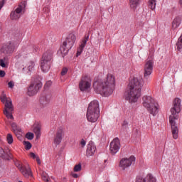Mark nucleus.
Masks as SVG:
<instances>
[{
    "label": "nucleus",
    "mask_w": 182,
    "mask_h": 182,
    "mask_svg": "<svg viewBox=\"0 0 182 182\" xmlns=\"http://www.w3.org/2000/svg\"><path fill=\"white\" fill-rule=\"evenodd\" d=\"M116 87V78L112 74H108L102 80L94 82V90L101 96H110Z\"/></svg>",
    "instance_id": "nucleus-1"
},
{
    "label": "nucleus",
    "mask_w": 182,
    "mask_h": 182,
    "mask_svg": "<svg viewBox=\"0 0 182 182\" xmlns=\"http://www.w3.org/2000/svg\"><path fill=\"white\" fill-rule=\"evenodd\" d=\"M144 82L141 77H134L128 85V94L126 96V100L129 103H136L139 100V97L141 96V89Z\"/></svg>",
    "instance_id": "nucleus-2"
},
{
    "label": "nucleus",
    "mask_w": 182,
    "mask_h": 182,
    "mask_svg": "<svg viewBox=\"0 0 182 182\" xmlns=\"http://www.w3.org/2000/svg\"><path fill=\"white\" fill-rule=\"evenodd\" d=\"M181 112V100L180 98H175L173 102V107L171 108V115L169 116V123L171 124L173 137L178 136V128L176 120H178V114Z\"/></svg>",
    "instance_id": "nucleus-3"
},
{
    "label": "nucleus",
    "mask_w": 182,
    "mask_h": 182,
    "mask_svg": "<svg viewBox=\"0 0 182 182\" xmlns=\"http://www.w3.org/2000/svg\"><path fill=\"white\" fill-rule=\"evenodd\" d=\"M100 115L99 101L93 100L88 105L86 117L90 123H96Z\"/></svg>",
    "instance_id": "nucleus-4"
},
{
    "label": "nucleus",
    "mask_w": 182,
    "mask_h": 182,
    "mask_svg": "<svg viewBox=\"0 0 182 182\" xmlns=\"http://www.w3.org/2000/svg\"><path fill=\"white\" fill-rule=\"evenodd\" d=\"M142 105L150 114L156 116L159 113V104L154 100L151 96H144L142 98Z\"/></svg>",
    "instance_id": "nucleus-5"
},
{
    "label": "nucleus",
    "mask_w": 182,
    "mask_h": 182,
    "mask_svg": "<svg viewBox=\"0 0 182 182\" xmlns=\"http://www.w3.org/2000/svg\"><path fill=\"white\" fill-rule=\"evenodd\" d=\"M52 59H53V53L52 51H47L43 55L41 60V69L44 73H47L48 70H50Z\"/></svg>",
    "instance_id": "nucleus-6"
},
{
    "label": "nucleus",
    "mask_w": 182,
    "mask_h": 182,
    "mask_svg": "<svg viewBox=\"0 0 182 182\" xmlns=\"http://www.w3.org/2000/svg\"><path fill=\"white\" fill-rule=\"evenodd\" d=\"M75 42H76V36L73 33H70L60 48L61 53L63 55H68V53H69V50L73 48Z\"/></svg>",
    "instance_id": "nucleus-7"
},
{
    "label": "nucleus",
    "mask_w": 182,
    "mask_h": 182,
    "mask_svg": "<svg viewBox=\"0 0 182 182\" xmlns=\"http://www.w3.org/2000/svg\"><path fill=\"white\" fill-rule=\"evenodd\" d=\"M1 101L2 103H5V108L4 110V114L7 119H11L14 120V115L12 112H14V105H12V100L11 98H6V96L4 95L1 97Z\"/></svg>",
    "instance_id": "nucleus-8"
},
{
    "label": "nucleus",
    "mask_w": 182,
    "mask_h": 182,
    "mask_svg": "<svg viewBox=\"0 0 182 182\" xmlns=\"http://www.w3.org/2000/svg\"><path fill=\"white\" fill-rule=\"evenodd\" d=\"M25 8H26V1H22L18 7L10 14V18L12 21H18L21 16L25 13Z\"/></svg>",
    "instance_id": "nucleus-9"
},
{
    "label": "nucleus",
    "mask_w": 182,
    "mask_h": 182,
    "mask_svg": "<svg viewBox=\"0 0 182 182\" xmlns=\"http://www.w3.org/2000/svg\"><path fill=\"white\" fill-rule=\"evenodd\" d=\"M153 68H154V60L153 58H148L144 67V78L149 79L150 75L153 73Z\"/></svg>",
    "instance_id": "nucleus-10"
},
{
    "label": "nucleus",
    "mask_w": 182,
    "mask_h": 182,
    "mask_svg": "<svg viewBox=\"0 0 182 182\" xmlns=\"http://www.w3.org/2000/svg\"><path fill=\"white\" fill-rule=\"evenodd\" d=\"M41 89H42L41 80L33 81L28 87L27 95L28 96H35Z\"/></svg>",
    "instance_id": "nucleus-11"
},
{
    "label": "nucleus",
    "mask_w": 182,
    "mask_h": 182,
    "mask_svg": "<svg viewBox=\"0 0 182 182\" xmlns=\"http://www.w3.org/2000/svg\"><path fill=\"white\" fill-rule=\"evenodd\" d=\"M90 86H92V80L87 76L82 77L79 83L80 90L81 92H89Z\"/></svg>",
    "instance_id": "nucleus-12"
},
{
    "label": "nucleus",
    "mask_w": 182,
    "mask_h": 182,
    "mask_svg": "<svg viewBox=\"0 0 182 182\" xmlns=\"http://www.w3.org/2000/svg\"><path fill=\"white\" fill-rule=\"evenodd\" d=\"M11 129L17 137H20V136L21 137H23L24 136L25 137H35V134L32 132H28L25 135V134L22 132L21 127H19L15 122L11 123Z\"/></svg>",
    "instance_id": "nucleus-13"
},
{
    "label": "nucleus",
    "mask_w": 182,
    "mask_h": 182,
    "mask_svg": "<svg viewBox=\"0 0 182 182\" xmlns=\"http://www.w3.org/2000/svg\"><path fill=\"white\" fill-rule=\"evenodd\" d=\"M109 150L112 154H116L120 150V140L119 138H114L109 145Z\"/></svg>",
    "instance_id": "nucleus-14"
},
{
    "label": "nucleus",
    "mask_w": 182,
    "mask_h": 182,
    "mask_svg": "<svg viewBox=\"0 0 182 182\" xmlns=\"http://www.w3.org/2000/svg\"><path fill=\"white\" fill-rule=\"evenodd\" d=\"M14 50H15V46H14L12 43H7L6 44L4 45L0 50L1 53L9 55L14 53Z\"/></svg>",
    "instance_id": "nucleus-15"
},
{
    "label": "nucleus",
    "mask_w": 182,
    "mask_h": 182,
    "mask_svg": "<svg viewBox=\"0 0 182 182\" xmlns=\"http://www.w3.org/2000/svg\"><path fill=\"white\" fill-rule=\"evenodd\" d=\"M135 182H157V179L152 174L149 173L145 177L138 176Z\"/></svg>",
    "instance_id": "nucleus-16"
},
{
    "label": "nucleus",
    "mask_w": 182,
    "mask_h": 182,
    "mask_svg": "<svg viewBox=\"0 0 182 182\" xmlns=\"http://www.w3.org/2000/svg\"><path fill=\"white\" fill-rule=\"evenodd\" d=\"M134 160L136 158L134 156H131L130 158H124L119 162L120 167L122 168H127V167H130L133 163H134Z\"/></svg>",
    "instance_id": "nucleus-17"
},
{
    "label": "nucleus",
    "mask_w": 182,
    "mask_h": 182,
    "mask_svg": "<svg viewBox=\"0 0 182 182\" xmlns=\"http://www.w3.org/2000/svg\"><path fill=\"white\" fill-rule=\"evenodd\" d=\"M95 153H96V145L91 141L87 145L86 156L92 157V156H95Z\"/></svg>",
    "instance_id": "nucleus-18"
},
{
    "label": "nucleus",
    "mask_w": 182,
    "mask_h": 182,
    "mask_svg": "<svg viewBox=\"0 0 182 182\" xmlns=\"http://www.w3.org/2000/svg\"><path fill=\"white\" fill-rule=\"evenodd\" d=\"M42 125L38 122H36L33 126V132L36 136V137H41L42 136Z\"/></svg>",
    "instance_id": "nucleus-19"
},
{
    "label": "nucleus",
    "mask_w": 182,
    "mask_h": 182,
    "mask_svg": "<svg viewBox=\"0 0 182 182\" xmlns=\"http://www.w3.org/2000/svg\"><path fill=\"white\" fill-rule=\"evenodd\" d=\"M21 174L28 178V177H32V171L31 170V167L28 165L24 166L20 170Z\"/></svg>",
    "instance_id": "nucleus-20"
},
{
    "label": "nucleus",
    "mask_w": 182,
    "mask_h": 182,
    "mask_svg": "<svg viewBox=\"0 0 182 182\" xmlns=\"http://www.w3.org/2000/svg\"><path fill=\"white\" fill-rule=\"evenodd\" d=\"M50 102V95H43L40 98V103L42 106H46L49 105Z\"/></svg>",
    "instance_id": "nucleus-21"
},
{
    "label": "nucleus",
    "mask_w": 182,
    "mask_h": 182,
    "mask_svg": "<svg viewBox=\"0 0 182 182\" xmlns=\"http://www.w3.org/2000/svg\"><path fill=\"white\" fill-rule=\"evenodd\" d=\"M181 23V17L178 16L175 18L172 22V28L173 29H177L180 26Z\"/></svg>",
    "instance_id": "nucleus-22"
},
{
    "label": "nucleus",
    "mask_w": 182,
    "mask_h": 182,
    "mask_svg": "<svg viewBox=\"0 0 182 182\" xmlns=\"http://www.w3.org/2000/svg\"><path fill=\"white\" fill-rule=\"evenodd\" d=\"M0 157L4 159V160H9L10 159H12V156H11V154L5 153V151H4V149H2V147H0Z\"/></svg>",
    "instance_id": "nucleus-23"
},
{
    "label": "nucleus",
    "mask_w": 182,
    "mask_h": 182,
    "mask_svg": "<svg viewBox=\"0 0 182 182\" xmlns=\"http://www.w3.org/2000/svg\"><path fill=\"white\" fill-rule=\"evenodd\" d=\"M140 4V0H129V4L131 8L136 9Z\"/></svg>",
    "instance_id": "nucleus-24"
},
{
    "label": "nucleus",
    "mask_w": 182,
    "mask_h": 182,
    "mask_svg": "<svg viewBox=\"0 0 182 182\" xmlns=\"http://www.w3.org/2000/svg\"><path fill=\"white\" fill-rule=\"evenodd\" d=\"M149 8L154 11V9H156V0H149Z\"/></svg>",
    "instance_id": "nucleus-25"
},
{
    "label": "nucleus",
    "mask_w": 182,
    "mask_h": 182,
    "mask_svg": "<svg viewBox=\"0 0 182 182\" xmlns=\"http://www.w3.org/2000/svg\"><path fill=\"white\" fill-rule=\"evenodd\" d=\"M64 134L63 128L60 127L57 130L56 137H63V136H65Z\"/></svg>",
    "instance_id": "nucleus-26"
},
{
    "label": "nucleus",
    "mask_w": 182,
    "mask_h": 182,
    "mask_svg": "<svg viewBox=\"0 0 182 182\" xmlns=\"http://www.w3.org/2000/svg\"><path fill=\"white\" fill-rule=\"evenodd\" d=\"M28 70L29 72H32V70H33V69L35 68V63L33 61H30L28 65Z\"/></svg>",
    "instance_id": "nucleus-27"
},
{
    "label": "nucleus",
    "mask_w": 182,
    "mask_h": 182,
    "mask_svg": "<svg viewBox=\"0 0 182 182\" xmlns=\"http://www.w3.org/2000/svg\"><path fill=\"white\" fill-rule=\"evenodd\" d=\"M5 62H8L7 56L0 60V66H1V68H6V64H5Z\"/></svg>",
    "instance_id": "nucleus-28"
},
{
    "label": "nucleus",
    "mask_w": 182,
    "mask_h": 182,
    "mask_svg": "<svg viewBox=\"0 0 182 182\" xmlns=\"http://www.w3.org/2000/svg\"><path fill=\"white\" fill-rule=\"evenodd\" d=\"M87 41H89V36L85 37V39L82 41L81 45L80 46V47L84 49L85 47L86 46V43H87Z\"/></svg>",
    "instance_id": "nucleus-29"
},
{
    "label": "nucleus",
    "mask_w": 182,
    "mask_h": 182,
    "mask_svg": "<svg viewBox=\"0 0 182 182\" xmlns=\"http://www.w3.org/2000/svg\"><path fill=\"white\" fill-rule=\"evenodd\" d=\"M23 144L25 146L26 150H31L32 149V144L28 141H24Z\"/></svg>",
    "instance_id": "nucleus-30"
},
{
    "label": "nucleus",
    "mask_w": 182,
    "mask_h": 182,
    "mask_svg": "<svg viewBox=\"0 0 182 182\" xmlns=\"http://www.w3.org/2000/svg\"><path fill=\"white\" fill-rule=\"evenodd\" d=\"M75 173H79V171H82V164H78L74 166Z\"/></svg>",
    "instance_id": "nucleus-31"
},
{
    "label": "nucleus",
    "mask_w": 182,
    "mask_h": 182,
    "mask_svg": "<svg viewBox=\"0 0 182 182\" xmlns=\"http://www.w3.org/2000/svg\"><path fill=\"white\" fill-rule=\"evenodd\" d=\"M53 141H54V144L55 146H58V145L60 144V143H62V138L61 137H55V138H54Z\"/></svg>",
    "instance_id": "nucleus-32"
},
{
    "label": "nucleus",
    "mask_w": 182,
    "mask_h": 182,
    "mask_svg": "<svg viewBox=\"0 0 182 182\" xmlns=\"http://www.w3.org/2000/svg\"><path fill=\"white\" fill-rule=\"evenodd\" d=\"M15 166L18 168L19 171H21V168H22L24 166L22 165V162L19 161H16L15 162Z\"/></svg>",
    "instance_id": "nucleus-33"
},
{
    "label": "nucleus",
    "mask_w": 182,
    "mask_h": 182,
    "mask_svg": "<svg viewBox=\"0 0 182 182\" xmlns=\"http://www.w3.org/2000/svg\"><path fill=\"white\" fill-rule=\"evenodd\" d=\"M42 178L43 180V181H47L49 178V176H48V175L45 173H43V175H42Z\"/></svg>",
    "instance_id": "nucleus-34"
},
{
    "label": "nucleus",
    "mask_w": 182,
    "mask_h": 182,
    "mask_svg": "<svg viewBox=\"0 0 182 182\" xmlns=\"http://www.w3.org/2000/svg\"><path fill=\"white\" fill-rule=\"evenodd\" d=\"M68 68H63L61 71V75L65 76V75H66V73H68Z\"/></svg>",
    "instance_id": "nucleus-35"
},
{
    "label": "nucleus",
    "mask_w": 182,
    "mask_h": 182,
    "mask_svg": "<svg viewBox=\"0 0 182 182\" xmlns=\"http://www.w3.org/2000/svg\"><path fill=\"white\" fill-rule=\"evenodd\" d=\"M82 52H83V48L79 47L77 50V56L80 55Z\"/></svg>",
    "instance_id": "nucleus-36"
},
{
    "label": "nucleus",
    "mask_w": 182,
    "mask_h": 182,
    "mask_svg": "<svg viewBox=\"0 0 182 182\" xmlns=\"http://www.w3.org/2000/svg\"><path fill=\"white\" fill-rule=\"evenodd\" d=\"M6 141L8 142L9 144H12V143H14V138L7 137L6 138Z\"/></svg>",
    "instance_id": "nucleus-37"
},
{
    "label": "nucleus",
    "mask_w": 182,
    "mask_h": 182,
    "mask_svg": "<svg viewBox=\"0 0 182 182\" xmlns=\"http://www.w3.org/2000/svg\"><path fill=\"white\" fill-rule=\"evenodd\" d=\"M80 144H81L82 147H85V146H86V139H82Z\"/></svg>",
    "instance_id": "nucleus-38"
},
{
    "label": "nucleus",
    "mask_w": 182,
    "mask_h": 182,
    "mask_svg": "<svg viewBox=\"0 0 182 182\" xmlns=\"http://www.w3.org/2000/svg\"><path fill=\"white\" fill-rule=\"evenodd\" d=\"M127 126H129V122H127V121H124L122 123L123 129H127Z\"/></svg>",
    "instance_id": "nucleus-39"
},
{
    "label": "nucleus",
    "mask_w": 182,
    "mask_h": 182,
    "mask_svg": "<svg viewBox=\"0 0 182 182\" xmlns=\"http://www.w3.org/2000/svg\"><path fill=\"white\" fill-rule=\"evenodd\" d=\"M4 5H5V0H0V11L4 8Z\"/></svg>",
    "instance_id": "nucleus-40"
},
{
    "label": "nucleus",
    "mask_w": 182,
    "mask_h": 182,
    "mask_svg": "<svg viewBox=\"0 0 182 182\" xmlns=\"http://www.w3.org/2000/svg\"><path fill=\"white\" fill-rule=\"evenodd\" d=\"M51 85H52V81H48V82L46 83L45 86H44L45 89H46V88H48V87H50V86Z\"/></svg>",
    "instance_id": "nucleus-41"
},
{
    "label": "nucleus",
    "mask_w": 182,
    "mask_h": 182,
    "mask_svg": "<svg viewBox=\"0 0 182 182\" xmlns=\"http://www.w3.org/2000/svg\"><path fill=\"white\" fill-rule=\"evenodd\" d=\"M5 75H6V73L4 70H0V77H5Z\"/></svg>",
    "instance_id": "nucleus-42"
},
{
    "label": "nucleus",
    "mask_w": 182,
    "mask_h": 182,
    "mask_svg": "<svg viewBox=\"0 0 182 182\" xmlns=\"http://www.w3.org/2000/svg\"><path fill=\"white\" fill-rule=\"evenodd\" d=\"M8 86H9V87H10V89H12V88L14 87V82L10 81V82L8 83Z\"/></svg>",
    "instance_id": "nucleus-43"
},
{
    "label": "nucleus",
    "mask_w": 182,
    "mask_h": 182,
    "mask_svg": "<svg viewBox=\"0 0 182 182\" xmlns=\"http://www.w3.org/2000/svg\"><path fill=\"white\" fill-rule=\"evenodd\" d=\"M30 156L32 158V159H36L38 156H36V155L35 154V153L33 152H31L30 153Z\"/></svg>",
    "instance_id": "nucleus-44"
},
{
    "label": "nucleus",
    "mask_w": 182,
    "mask_h": 182,
    "mask_svg": "<svg viewBox=\"0 0 182 182\" xmlns=\"http://www.w3.org/2000/svg\"><path fill=\"white\" fill-rule=\"evenodd\" d=\"M72 176L74 178H77L79 177V175L77 173H73L72 174Z\"/></svg>",
    "instance_id": "nucleus-45"
},
{
    "label": "nucleus",
    "mask_w": 182,
    "mask_h": 182,
    "mask_svg": "<svg viewBox=\"0 0 182 182\" xmlns=\"http://www.w3.org/2000/svg\"><path fill=\"white\" fill-rule=\"evenodd\" d=\"M36 160L38 164H41V159H39L38 156H37V157L36 158Z\"/></svg>",
    "instance_id": "nucleus-46"
},
{
    "label": "nucleus",
    "mask_w": 182,
    "mask_h": 182,
    "mask_svg": "<svg viewBox=\"0 0 182 182\" xmlns=\"http://www.w3.org/2000/svg\"><path fill=\"white\" fill-rule=\"evenodd\" d=\"M35 141H36V143H39V138L36 137L35 139Z\"/></svg>",
    "instance_id": "nucleus-47"
},
{
    "label": "nucleus",
    "mask_w": 182,
    "mask_h": 182,
    "mask_svg": "<svg viewBox=\"0 0 182 182\" xmlns=\"http://www.w3.org/2000/svg\"><path fill=\"white\" fill-rule=\"evenodd\" d=\"M7 137H12V134H8Z\"/></svg>",
    "instance_id": "nucleus-48"
},
{
    "label": "nucleus",
    "mask_w": 182,
    "mask_h": 182,
    "mask_svg": "<svg viewBox=\"0 0 182 182\" xmlns=\"http://www.w3.org/2000/svg\"><path fill=\"white\" fill-rule=\"evenodd\" d=\"M43 9H44V11H49V9L47 7H45Z\"/></svg>",
    "instance_id": "nucleus-49"
},
{
    "label": "nucleus",
    "mask_w": 182,
    "mask_h": 182,
    "mask_svg": "<svg viewBox=\"0 0 182 182\" xmlns=\"http://www.w3.org/2000/svg\"><path fill=\"white\" fill-rule=\"evenodd\" d=\"M28 140H33V137H28Z\"/></svg>",
    "instance_id": "nucleus-50"
},
{
    "label": "nucleus",
    "mask_w": 182,
    "mask_h": 182,
    "mask_svg": "<svg viewBox=\"0 0 182 182\" xmlns=\"http://www.w3.org/2000/svg\"><path fill=\"white\" fill-rule=\"evenodd\" d=\"M46 182H50V178L47 180V181H46Z\"/></svg>",
    "instance_id": "nucleus-51"
},
{
    "label": "nucleus",
    "mask_w": 182,
    "mask_h": 182,
    "mask_svg": "<svg viewBox=\"0 0 182 182\" xmlns=\"http://www.w3.org/2000/svg\"><path fill=\"white\" fill-rule=\"evenodd\" d=\"M180 4H181V5H182V1H180Z\"/></svg>",
    "instance_id": "nucleus-52"
},
{
    "label": "nucleus",
    "mask_w": 182,
    "mask_h": 182,
    "mask_svg": "<svg viewBox=\"0 0 182 182\" xmlns=\"http://www.w3.org/2000/svg\"><path fill=\"white\" fill-rule=\"evenodd\" d=\"M18 182H23L22 181H18Z\"/></svg>",
    "instance_id": "nucleus-53"
}]
</instances>
